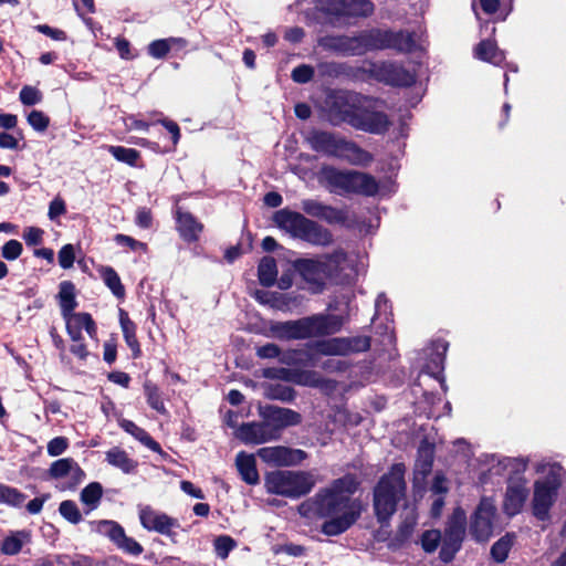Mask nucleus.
<instances>
[{"instance_id":"nucleus-1","label":"nucleus","mask_w":566,"mask_h":566,"mask_svg":"<svg viewBox=\"0 0 566 566\" xmlns=\"http://www.w3.org/2000/svg\"><path fill=\"white\" fill-rule=\"evenodd\" d=\"M361 481L354 473H346L321 489L313 497L315 513L326 518L321 532L327 536H337L348 531L365 510L359 497L352 496L359 490Z\"/></svg>"},{"instance_id":"nucleus-2","label":"nucleus","mask_w":566,"mask_h":566,"mask_svg":"<svg viewBox=\"0 0 566 566\" xmlns=\"http://www.w3.org/2000/svg\"><path fill=\"white\" fill-rule=\"evenodd\" d=\"M317 45L342 56H361L385 50L409 54L417 50L415 31L390 28L365 29L354 35L327 34L317 39Z\"/></svg>"},{"instance_id":"nucleus-3","label":"nucleus","mask_w":566,"mask_h":566,"mask_svg":"<svg viewBox=\"0 0 566 566\" xmlns=\"http://www.w3.org/2000/svg\"><path fill=\"white\" fill-rule=\"evenodd\" d=\"M61 315L65 322V329L73 342L70 352L80 360L85 361L90 356L87 345L84 342L82 331L84 329L91 339L98 340V328L91 313L74 312L78 306L76 301V287L72 281L65 280L59 284L56 295Z\"/></svg>"},{"instance_id":"nucleus-4","label":"nucleus","mask_w":566,"mask_h":566,"mask_svg":"<svg viewBox=\"0 0 566 566\" xmlns=\"http://www.w3.org/2000/svg\"><path fill=\"white\" fill-rule=\"evenodd\" d=\"M344 325L340 315L314 314L295 321L274 322L271 335L280 340L307 339L338 333Z\"/></svg>"},{"instance_id":"nucleus-5","label":"nucleus","mask_w":566,"mask_h":566,"mask_svg":"<svg viewBox=\"0 0 566 566\" xmlns=\"http://www.w3.org/2000/svg\"><path fill=\"white\" fill-rule=\"evenodd\" d=\"M405 473L406 465L403 463H394L374 488V513L377 522L381 525L389 524L391 516L397 512L399 502L406 495Z\"/></svg>"},{"instance_id":"nucleus-6","label":"nucleus","mask_w":566,"mask_h":566,"mask_svg":"<svg viewBox=\"0 0 566 566\" xmlns=\"http://www.w3.org/2000/svg\"><path fill=\"white\" fill-rule=\"evenodd\" d=\"M319 182L331 193L338 196L374 197L379 191V184L373 175L358 170H342L328 165L321 168Z\"/></svg>"},{"instance_id":"nucleus-7","label":"nucleus","mask_w":566,"mask_h":566,"mask_svg":"<svg viewBox=\"0 0 566 566\" xmlns=\"http://www.w3.org/2000/svg\"><path fill=\"white\" fill-rule=\"evenodd\" d=\"M346 253L339 249L315 259H296L292 262V266L308 284L313 293H322L326 287V282L340 274L342 263L346 261Z\"/></svg>"},{"instance_id":"nucleus-8","label":"nucleus","mask_w":566,"mask_h":566,"mask_svg":"<svg viewBox=\"0 0 566 566\" xmlns=\"http://www.w3.org/2000/svg\"><path fill=\"white\" fill-rule=\"evenodd\" d=\"M305 142L316 153L343 158L353 165L367 166L374 160V156L358 144L337 137L332 132L312 129L305 137Z\"/></svg>"},{"instance_id":"nucleus-9","label":"nucleus","mask_w":566,"mask_h":566,"mask_svg":"<svg viewBox=\"0 0 566 566\" xmlns=\"http://www.w3.org/2000/svg\"><path fill=\"white\" fill-rule=\"evenodd\" d=\"M276 226L292 237L301 239L313 245L326 247L333 242V234L322 224L290 209L277 210L273 216Z\"/></svg>"},{"instance_id":"nucleus-10","label":"nucleus","mask_w":566,"mask_h":566,"mask_svg":"<svg viewBox=\"0 0 566 566\" xmlns=\"http://www.w3.org/2000/svg\"><path fill=\"white\" fill-rule=\"evenodd\" d=\"M563 467L559 463L549 465L543 479L534 482L532 512L538 521H547L549 511L555 504L563 484Z\"/></svg>"},{"instance_id":"nucleus-11","label":"nucleus","mask_w":566,"mask_h":566,"mask_svg":"<svg viewBox=\"0 0 566 566\" xmlns=\"http://www.w3.org/2000/svg\"><path fill=\"white\" fill-rule=\"evenodd\" d=\"M264 484L271 494L300 499L312 491L315 481L312 474L305 471L276 470L265 474Z\"/></svg>"},{"instance_id":"nucleus-12","label":"nucleus","mask_w":566,"mask_h":566,"mask_svg":"<svg viewBox=\"0 0 566 566\" xmlns=\"http://www.w3.org/2000/svg\"><path fill=\"white\" fill-rule=\"evenodd\" d=\"M365 98L364 102L359 101L350 126L365 133L385 135L389 130L391 122L385 112L376 109L380 99L369 95H365Z\"/></svg>"},{"instance_id":"nucleus-13","label":"nucleus","mask_w":566,"mask_h":566,"mask_svg":"<svg viewBox=\"0 0 566 566\" xmlns=\"http://www.w3.org/2000/svg\"><path fill=\"white\" fill-rule=\"evenodd\" d=\"M364 99H366L364 94L350 91H339L328 95L326 99L327 120L333 126L342 124L350 126L358 103Z\"/></svg>"},{"instance_id":"nucleus-14","label":"nucleus","mask_w":566,"mask_h":566,"mask_svg":"<svg viewBox=\"0 0 566 566\" xmlns=\"http://www.w3.org/2000/svg\"><path fill=\"white\" fill-rule=\"evenodd\" d=\"M522 469L514 470L510 473L506 481V490L503 499L502 510L503 513L510 517L520 514L524 504L530 495L527 489V480L524 475L527 462L521 460Z\"/></svg>"},{"instance_id":"nucleus-15","label":"nucleus","mask_w":566,"mask_h":566,"mask_svg":"<svg viewBox=\"0 0 566 566\" xmlns=\"http://www.w3.org/2000/svg\"><path fill=\"white\" fill-rule=\"evenodd\" d=\"M259 416L265 421L271 436H275V440L281 438L285 428L298 426L302 422L300 412L274 405L260 406Z\"/></svg>"},{"instance_id":"nucleus-16","label":"nucleus","mask_w":566,"mask_h":566,"mask_svg":"<svg viewBox=\"0 0 566 566\" xmlns=\"http://www.w3.org/2000/svg\"><path fill=\"white\" fill-rule=\"evenodd\" d=\"M370 336L335 337L321 344V353L324 355L347 356L365 353L370 349Z\"/></svg>"},{"instance_id":"nucleus-17","label":"nucleus","mask_w":566,"mask_h":566,"mask_svg":"<svg viewBox=\"0 0 566 566\" xmlns=\"http://www.w3.org/2000/svg\"><path fill=\"white\" fill-rule=\"evenodd\" d=\"M417 75L407 70L396 61H381L380 77L378 83L391 86L408 88L416 84Z\"/></svg>"},{"instance_id":"nucleus-18","label":"nucleus","mask_w":566,"mask_h":566,"mask_svg":"<svg viewBox=\"0 0 566 566\" xmlns=\"http://www.w3.org/2000/svg\"><path fill=\"white\" fill-rule=\"evenodd\" d=\"M495 507L491 503L481 501L472 515L470 532L476 542H486L492 535Z\"/></svg>"},{"instance_id":"nucleus-19","label":"nucleus","mask_w":566,"mask_h":566,"mask_svg":"<svg viewBox=\"0 0 566 566\" xmlns=\"http://www.w3.org/2000/svg\"><path fill=\"white\" fill-rule=\"evenodd\" d=\"M176 230L180 239L187 243H195L199 240L205 226L191 212L184 211L181 207L176 206L174 211Z\"/></svg>"},{"instance_id":"nucleus-20","label":"nucleus","mask_w":566,"mask_h":566,"mask_svg":"<svg viewBox=\"0 0 566 566\" xmlns=\"http://www.w3.org/2000/svg\"><path fill=\"white\" fill-rule=\"evenodd\" d=\"M140 524L147 531H154L163 535H171V528L179 527L176 518L166 513H158L151 506L147 505L139 511Z\"/></svg>"},{"instance_id":"nucleus-21","label":"nucleus","mask_w":566,"mask_h":566,"mask_svg":"<svg viewBox=\"0 0 566 566\" xmlns=\"http://www.w3.org/2000/svg\"><path fill=\"white\" fill-rule=\"evenodd\" d=\"M449 344L443 339H437L432 342V353L427 359L422 368V373L429 375L430 377L440 381L441 387H444V360L446 353L448 350Z\"/></svg>"},{"instance_id":"nucleus-22","label":"nucleus","mask_w":566,"mask_h":566,"mask_svg":"<svg viewBox=\"0 0 566 566\" xmlns=\"http://www.w3.org/2000/svg\"><path fill=\"white\" fill-rule=\"evenodd\" d=\"M237 436L245 444H261L275 440V436H271L263 419L259 422L242 423L238 429Z\"/></svg>"},{"instance_id":"nucleus-23","label":"nucleus","mask_w":566,"mask_h":566,"mask_svg":"<svg viewBox=\"0 0 566 566\" xmlns=\"http://www.w3.org/2000/svg\"><path fill=\"white\" fill-rule=\"evenodd\" d=\"M434 461V444L429 443L426 439L420 442V446L417 451V459L413 468V479L418 481L419 479L427 478L433 467Z\"/></svg>"},{"instance_id":"nucleus-24","label":"nucleus","mask_w":566,"mask_h":566,"mask_svg":"<svg viewBox=\"0 0 566 566\" xmlns=\"http://www.w3.org/2000/svg\"><path fill=\"white\" fill-rule=\"evenodd\" d=\"M118 316L124 340L132 352V357L134 359H138L142 357L143 352L137 338V325L130 319L128 313L123 308H119Z\"/></svg>"},{"instance_id":"nucleus-25","label":"nucleus","mask_w":566,"mask_h":566,"mask_svg":"<svg viewBox=\"0 0 566 566\" xmlns=\"http://www.w3.org/2000/svg\"><path fill=\"white\" fill-rule=\"evenodd\" d=\"M467 531V514L465 511L458 506L453 510L452 514L449 516L443 538L463 543Z\"/></svg>"},{"instance_id":"nucleus-26","label":"nucleus","mask_w":566,"mask_h":566,"mask_svg":"<svg viewBox=\"0 0 566 566\" xmlns=\"http://www.w3.org/2000/svg\"><path fill=\"white\" fill-rule=\"evenodd\" d=\"M119 426L124 431L132 434L136 440H138L142 444L147 447L149 450H151L163 457H167V453L163 450L159 442H157L144 428H140L134 421L128 420V419H123L119 422Z\"/></svg>"},{"instance_id":"nucleus-27","label":"nucleus","mask_w":566,"mask_h":566,"mask_svg":"<svg viewBox=\"0 0 566 566\" xmlns=\"http://www.w3.org/2000/svg\"><path fill=\"white\" fill-rule=\"evenodd\" d=\"M474 57L496 66L505 61L504 52L499 49L495 41L490 39L482 40L475 45Z\"/></svg>"},{"instance_id":"nucleus-28","label":"nucleus","mask_w":566,"mask_h":566,"mask_svg":"<svg viewBox=\"0 0 566 566\" xmlns=\"http://www.w3.org/2000/svg\"><path fill=\"white\" fill-rule=\"evenodd\" d=\"M235 464L241 479L249 485H255L260 482L256 461L253 454L241 451L237 454Z\"/></svg>"},{"instance_id":"nucleus-29","label":"nucleus","mask_w":566,"mask_h":566,"mask_svg":"<svg viewBox=\"0 0 566 566\" xmlns=\"http://www.w3.org/2000/svg\"><path fill=\"white\" fill-rule=\"evenodd\" d=\"M294 384L319 389H334L335 381L323 377L316 370L296 368Z\"/></svg>"},{"instance_id":"nucleus-30","label":"nucleus","mask_w":566,"mask_h":566,"mask_svg":"<svg viewBox=\"0 0 566 566\" xmlns=\"http://www.w3.org/2000/svg\"><path fill=\"white\" fill-rule=\"evenodd\" d=\"M106 461L126 474L134 473L138 467V462L129 458L127 452L120 447L111 448L106 452Z\"/></svg>"},{"instance_id":"nucleus-31","label":"nucleus","mask_w":566,"mask_h":566,"mask_svg":"<svg viewBox=\"0 0 566 566\" xmlns=\"http://www.w3.org/2000/svg\"><path fill=\"white\" fill-rule=\"evenodd\" d=\"M97 273L113 295L118 300H124L126 296V290L115 269L109 265H99L97 268Z\"/></svg>"},{"instance_id":"nucleus-32","label":"nucleus","mask_w":566,"mask_h":566,"mask_svg":"<svg viewBox=\"0 0 566 566\" xmlns=\"http://www.w3.org/2000/svg\"><path fill=\"white\" fill-rule=\"evenodd\" d=\"M343 19L368 18L375 11L370 0H343Z\"/></svg>"},{"instance_id":"nucleus-33","label":"nucleus","mask_w":566,"mask_h":566,"mask_svg":"<svg viewBox=\"0 0 566 566\" xmlns=\"http://www.w3.org/2000/svg\"><path fill=\"white\" fill-rule=\"evenodd\" d=\"M258 455L265 462H273L279 465H291V449L287 447H264L258 450Z\"/></svg>"},{"instance_id":"nucleus-34","label":"nucleus","mask_w":566,"mask_h":566,"mask_svg":"<svg viewBox=\"0 0 566 566\" xmlns=\"http://www.w3.org/2000/svg\"><path fill=\"white\" fill-rule=\"evenodd\" d=\"M258 279L262 286L271 287L277 280V265L273 256H263L258 264Z\"/></svg>"},{"instance_id":"nucleus-35","label":"nucleus","mask_w":566,"mask_h":566,"mask_svg":"<svg viewBox=\"0 0 566 566\" xmlns=\"http://www.w3.org/2000/svg\"><path fill=\"white\" fill-rule=\"evenodd\" d=\"M143 389L148 406L160 415H167L168 410L165 406L159 387L154 381L146 379Z\"/></svg>"},{"instance_id":"nucleus-36","label":"nucleus","mask_w":566,"mask_h":566,"mask_svg":"<svg viewBox=\"0 0 566 566\" xmlns=\"http://www.w3.org/2000/svg\"><path fill=\"white\" fill-rule=\"evenodd\" d=\"M106 149L117 161L124 163L130 167H142V165L138 164L142 157L139 150L115 145H108Z\"/></svg>"},{"instance_id":"nucleus-37","label":"nucleus","mask_w":566,"mask_h":566,"mask_svg":"<svg viewBox=\"0 0 566 566\" xmlns=\"http://www.w3.org/2000/svg\"><path fill=\"white\" fill-rule=\"evenodd\" d=\"M514 533H506L501 538H499L493 545L491 546V557L496 563H504L509 554L513 547L514 539H515Z\"/></svg>"},{"instance_id":"nucleus-38","label":"nucleus","mask_w":566,"mask_h":566,"mask_svg":"<svg viewBox=\"0 0 566 566\" xmlns=\"http://www.w3.org/2000/svg\"><path fill=\"white\" fill-rule=\"evenodd\" d=\"M28 537L29 534L25 531L10 532L1 542L0 552L10 556L19 554L23 547L24 539Z\"/></svg>"},{"instance_id":"nucleus-39","label":"nucleus","mask_w":566,"mask_h":566,"mask_svg":"<svg viewBox=\"0 0 566 566\" xmlns=\"http://www.w3.org/2000/svg\"><path fill=\"white\" fill-rule=\"evenodd\" d=\"M171 43H179L186 45V40L182 38L158 39L150 42L147 46V53L155 59H164L168 55L171 49Z\"/></svg>"},{"instance_id":"nucleus-40","label":"nucleus","mask_w":566,"mask_h":566,"mask_svg":"<svg viewBox=\"0 0 566 566\" xmlns=\"http://www.w3.org/2000/svg\"><path fill=\"white\" fill-rule=\"evenodd\" d=\"M265 398L270 400H279L282 402H292L296 397V391L293 387L282 384H270L264 389Z\"/></svg>"},{"instance_id":"nucleus-41","label":"nucleus","mask_w":566,"mask_h":566,"mask_svg":"<svg viewBox=\"0 0 566 566\" xmlns=\"http://www.w3.org/2000/svg\"><path fill=\"white\" fill-rule=\"evenodd\" d=\"M343 0H316L318 11L328 17L332 24L343 19Z\"/></svg>"},{"instance_id":"nucleus-42","label":"nucleus","mask_w":566,"mask_h":566,"mask_svg":"<svg viewBox=\"0 0 566 566\" xmlns=\"http://www.w3.org/2000/svg\"><path fill=\"white\" fill-rule=\"evenodd\" d=\"M25 499L27 495L17 488L0 483V504L20 507Z\"/></svg>"},{"instance_id":"nucleus-43","label":"nucleus","mask_w":566,"mask_h":566,"mask_svg":"<svg viewBox=\"0 0 566 566\" xmlns=\"http://www.w3.org/2000/svg\"><path fill=\"white\" fill-rule=\"evenodd\" d=\"M102 496L103 486L98 482H91L81 492V501L91 509L97 507Z\"/></svg>"},{"instance_id":"nucleus-44","label":"nucleus","mask_w":566,"mask_h":566,"mask_svg":"<svg viewBox=\"0 0 566 566\" xmlns=\"http://www.w3.org/2000/svg\"><path fill=\"white\" fill-rule=\"evenodd\" d=\"M255 355L260 359H273L277 358L282 364H289L286 354H282L281 348L274 343H268L255 348Z\"/></svg>"},{"instance_id":"nucleus-45","label":"nucleus","mask_w":566,"mask_h":566,"mask_svg":"<svg viewBox=\"0 0 566 566\" xmlns=\"http://www.w3.org/2000/svg\"><path fill=\"white\" fill-rule=\"evenodd\" d=\"M73 465H76V461L73 458L59 459L51 463L49 468V475L52 479H63L69 476L72 472Z\"/></svg>"},{"instance_id":"nucleus-46","label":"nucleus","mask_w":566,"mask_h":566,"mask_svg":"<svg viewBox=\"0 0 566 566\" xmlns=\"http://www.w3.org/2000/svg\"><path fill=\"white\" fill-rule=\"evenodd\" d=\"M321 219L329 224L345 226L348 221V211L325 205Z\"/></svg>"},{"instance_id":"nucleus-47","label":"nucleus","mask_w":566,"mask_h":566,"mask_svg":"<svg viewBox=\"0 0 566 566\" xmlns=\"http://www.w3.org/2000/svg\"><path fill=\"white\" fill-rule=\"evenodd\" d=\"M213 547L216 555L226 559L230 552L237 547V542L230 535H219L213 541Z\"/></svg>"},{"instance_id":"nucleus-48","label":"nucleus","mask_w":566,"mask_h":566,"mask_svg":"<svg viewBox=\"0 0 566 566\" xmlns=\"http://www.w3.org/2000/svg\"><path fill=\"white\" fill-rule=\"evenodd\" d=\"M101 532L108 536V538L117 546L120 541L124 538L125 530L124 527L115 522V521H102Z\"/></svg>"},{"instance_id":"nucleus-49","label":"nucleus","mask_w":566,"mask_h":566,"mask_svg":"<svg viewBox=\"0 0 566 566\" xmlns=\"http://www.w3.org/2000/svg\"><path fill=\"white\" fill-rule=\"evenodd\" d=\"M59 512L66 521L72 524H78L82 521V514L76 503L72 500H65L61 502Z\"/></svg>"},{"instance_id":"nucleus-50","label":"nucleus","mask_w":566,"mask_h":566,"mask_svg":"<svg viewBox=\"0 0 566 566\" xmlns=\"http://www.w3.org/2000/svg\"><path fill=\"white\" fill-rule=\"evenodd\" d=\"M296 368L269 367L263 370V376L269 379H280L294 384Z\"/></svg>"},{"instance_id":"nucleus-51","label":"nucleus","mask_w":566,"mask_h":566,"mask_svg":"<svg viewBox=\"0 0 566 566\" xmlns=\"http://www.w3.org/2000/svg\"><path fill=\"white\" fill-rule=\"evenodd\" d=\"M461 547H462V543L452 542V541L443 538L441 548L439 552L440 560L443 562L444 564H449V563L453 562V559L455 558V555L461 549Z\"/></svg>"},{"instance_id":"nucleus-52","label":"nucleus","mask_w":566,"mask_h":566,"mask_svg":"<svg viewBox=\"0 0 566 566\" xmlns=\"http://www.w3.org/2000/svg\"><path fill=\"white\" fill-rule=\"evenodd\" d=\"M27 120L29 125L39 133H43L50 126V117L42 111L33 109L29 113Z\"/></svg>"},{"instance_id":"nucleus-53","label":"nucleus","mask_w":566,"mask_h":566,"mask_svg":"<svg viewBox=\"0 0 566 566\" xmlns=\"http://www.w3.org/2000/svg\"><path fill=\"white\" fill-rule=\"evenodd\" d=\"M440 542L441 533L438 530L424 531L421 535L422 549L428 554L436 552Z\"/></svg>"},{"instance_id":"nucleus-54","label":"nucleus","mask_w":566,"mask_h":566,"mask_svg":"<svg viewBox=\"0 0 566 566\" xmlns=\"http://www.w3.org/2000/svg\"><path fill=\"white\" fill-rule=\"evenodd\" d=\"M19 98L23 105L33 106L42 101L43 94L39 88L25 85L21 88Z\"/></svg>"},{"instance_id":"nucleus-55","label":"nucleus","mask_w":566,"mask_h":566,"mask_svg":"<svg viewBox=\"0 0 566 566\" xmlns=\"http://www.w3.org/2000/svg\"><path fill=\"white\" fill-rule=\"evenodd\" d=\"M315 70L310 64H300L292 70L291 77L295 83L306 84L313 80Z\"/></svg>"},{"instance_id":"nucleus-56","label":"nucleus","mask_w":566,"mask_h":566,"mask_svg":"<svg viewBox=\"0 0 566 566\" xmlns=\"http://www.w3.org/2000/svg\"><path fill=\"white\" fill-rule=\"evenodd\" d=\"M22 252H23V245L20 241L15 240V239H11V240L7 241L1 248V255L3 259H6L8 261L17 260L18 258H20Z\"/></svg>"},{"instance_id":"nucleus-57","label":"nucleus","mask_w":566,"mask_h":566,"mask_svg":"<svg viewBox=\"0 0 566 566\" xmlns=\"http://www.w3.org/2000/svg\"><path fill=\"white\" fill-rule=\"evenodd\" d=\"M114 45L123 60L132 61L138 56V53L132 49L130 42L124 36H117Z\"/></svg>"},{"instance_id":"nucleus-58","label":"nucleus","mask_w":566,"mask_h":566,"mask_svg":"<svg viewBox=\"0 0 566 566\" xmlns=\"http://www.w3.org/2000/svg\"><path fill=\"white\" fill-rule=\"evenodd\" d=\"M59 264L62 269H70L75 261L74 247L70 243L63 245L57 253Z\"/></svg>"},{"instance_id":"nucleus-59","label":"nucleus","mask_w":566,"mask_h":566,"mask_svg":"<svg viewBox=\"0 0 566 566\" xmlns=\"http://www.w3.org/2000/svg\"><path fill=\"white\" fill-rule=\"evenodd\" d=\"M114 241L118 245L128 247L132 251L142 250V251L145 252L147 250V244L146 243L140 242V241H138V240H136L133 237H129L127 234L117 233L114 237Z\"/></svg>"},{"instance_id":"nucleus-60","label":"nucleus","mask_w":566,"mask_h":566,"mask_svg":"<svg viewBox=\"0 0 566 566\" xmlns=\"http://www.w3.org/2000/svg\"><path fill=\"white\" fill-rule=\"evenodd\" d=\"M117 547L123 552L134 556H138L144 552L143 546L135 538L128 537L126 534Z\"/></svg>"},{"instance_id":"nucleus-61","label":"nucleus","mask_w":566,"mask_h":566,"mask_svg":"<svg viewBox=\"0 0 566 566\" xmlns=\"http://www.w3.org/2000/svg\"><path fill=\"white\" fill-rule=\"evenodd\" d=\"M69 448V439L65 437H55L52 440L49 441L46 450L49 455L51 457H57L65 452V450Z\"/></svg>"},{"instance_id":"nucleus-62","label":"nucleus","mask_w":566,"mask_h":566,"mask_svg":"<svg viewBox=\"0 0 566 566\" xmlns=\"http://www.w3.org/2000/svg\"><path fill=\"white\" fill-rule=\"evenodd\" d=\"M34 29L54 41H65L67 39V34L65 31L52 28L49 24H36Z\"/></svg>"},{"instance_id":"nucleus-63","label":"nucleus","mask_w":566,"mask_h":566,"mask_svg":"<svg viewBox=\"0 0 566 566\" xmlns=\"http://www.w3.org/2000/svg\"><path fill=\"white\" fill-rule=\"evenodd\" d=\"M135 223L142 229H149L153 227V212L147 207H140L136 211Z\"/></svg>"},{"instance_id":"nucleus-64","label":"nucleus","mask_w":566,"mask_h":566,"mask_svg":"<svg viewBox=\"0 0 566 566\" xmlns=\"http://www.w3.org/2000/svg\"><path fill=\"white\" fill-rule=\"evenodd\" d=\"M44 231L38 227H28L23 232V239L28 245H39L43 241Z\"/></svg>"}]
</instances>
